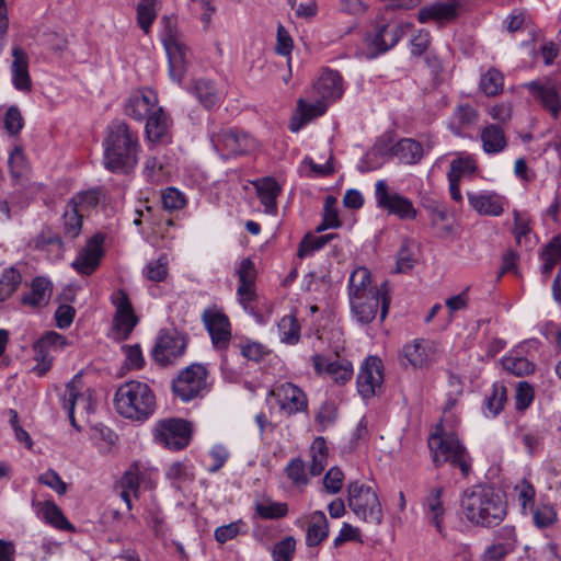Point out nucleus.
<instances>
[{"label":"nucleus","mask_w":561,"mask_h":561,"mask_svg":"<svg viewBox=\"0 0 561 561\" xmlns=\"http://www.w3.org/2000/svg\"><path fill=\"white\" fill-rule=\"evenodd\" d=\"M140 142L137 130L124 121L111 122L103 139V164L113 173L128 174L139 161Z\"/></svg>","instance_id":"nucleus-1"},{"label":"nucleus","mask_w":561,"mask_h":561,"mask_svg":"<svg viewBox=\"0 0 561 561\" xmlns=\"http://www.w3.org/2000/svg\"><path fill=\"white\" fill-rule=\"evenodd\" d=\"M461 506L466 517L482 527L497 526L507 514L504 496L490 485H474L466 490Z\"/></svg>","instance_id":"nucleus-2"},{"label":"nucleus","mask_w":561,"mask_h":561,"mask_svg":"<svg viewBox=\"0 0 561 561\" xmlns=\"http://www.w3.org/2000/svg\"><path fill=\"white\" fill-rule=\"evenodd\" d=\"M114 407L124 419L144 423L154 414L157 398L147 382L129 380L115 391Z\"/></svg>","instance_id":"nucleus-3"},{"label":"nucleus","mask_w":561,"mask_h":561,"mask_svg":"<svg viewBox=\"0 0 561 561\" xmlns=\"http://www.w3.org/2000/svg\"><path fill=\"white\" fill-rule=\"evenodd\" d=\"M428 447L436 467L449 462L468 476L471 465L465 446L454 433L445 432L442 424L436 425L428 438Z\"/></svg>","instance_id":"nucleus-4"},{"label":"nucleus","mask_w":561,"mask_h":561,"mask_svg":"<svg viewBox=\"0 0 561 561\" xmlns=\"http://www.w3.org/2000/svg\"><path fill=\"white\" fill-rule=\"evenodd\" d=\"M347 493L348 506L359 519L375 525L382 522L381 504L371 486L354 481L348 484Z\"/></svg>","instance_id":"nucleus-5"},{"label":"nucleus","mask_w":561,"mask_h":561,"mask_svg":"<svg viewBox=\"0 0 561 561\" xmlns=\"http://www.w3.org/2000/svg\"><path fill=\"white\" fill-rule=\"evenodd\" d=\"M473 0L435 1L422 7L417 12L420 23L433 22L439 27L455 23L470 7Z\"/></svg>","instance_id":"nucleus-6"},{"label":"nucleus","mask_w":561,"mask_h":561,"mask_svg":"<svg viewBox=\"0 0 561 561\" xmlns=\"http://www.w3.org/2000/svg\"><path fill=\"white\" fill-rule=\"evenodd\" d=\"M154 440L168 449H184L191 442V424L182 419H164L157 422L153 430Z\"/></svg>","instance_id":"nucleus-7"},{"label":"nucleus","mask_w":561,"mask_h":561,"mask_svg":"<svg viewBox=\"0 0 561 561\" xmlns=\"http://www.w3.org/2000/svg\"><path fill=\"white\" fill-rule=\"evenodd\" d=\"M375 197L378 207L387 210L388 214L397 216L401 220H414L417 216V209L413 202L389 190L385 180H379L375 185Z\"/></svg>","instance_id":"nucleus-8"},{"label":"nucleus","mask_w":561,"mask_h":561,"mask_svg":"<svg viewBox=\"0 0 561 561\" xmlns=\"http://www.w3.org/2000/svg\"><path fill=\"white\" fill-rule=\"evenodd\" d=\"M351 312L357 322L370 323L380 310V319L383 321L388 314L390 296L388 290L370 294L362 297L350 298Z\"/></svg>","instance_id":"nucleus-9"},{"label":"nucleus","mask_w":561,"mask_h":561,"mask_svg":"<svg viewBox=\"0 0 561 561\" xmlns=\"http://www.w3.org/2000/svg\"><path fill=\"white\" fill-rule=\"evenodd\" d=\"M437 352L438 348L435 342L415 339L403 345L399 354V362L404 368H427L436 362Z\"/></svg>","instance_id":"nucleus-10"},{"label":"nucleus","mask_w":561,"mask_h":561,"mask_svg":"<svg viewBox=\"0 0 561 561\" xmlns=\"http://www.w3.org/2000/svg\"><path fill=\"white\" fill-rule=\"evenodd\" d=\"M206 368L201 364H193L183 369L173 381V392L182 401L187 402L206 389Z\"/></svg>","instance_id":"nucleus-11"},{"label":"nucleus","mask_w":561,"mask_h":561,"mask_svg":"<svg viewBox=\"0 0 561 561\" xmlns=\"http://www.w3.org/2000/svg\"><path fill=\"white\" fill-rule=\"evenodd\" d=\"M211 142L222 158L245 154L255 147L254 139L248 134L231 128L214 135Z\"/></svg>","instance_id":"nucleus-12"},{"label":"nucleus","mask_w":561,"mask_h":561,"mask_svg":"<svg viewBox=\"0 0 561 561\" xmlns=\"http://www.w3.org/2000/svg\"><path fill=\"white\" fill-rule=\"evenodd\" d=\"M202 321L207 329L213 345L217 350H227L231 339V324L229 318L217 306L204 310Z\"/></svg>","instance_id":"nucleus-13"},{"label":"nucleus","mask_w":561,"mask_h":561,"mask_svg":"<svg viewBox=\"0 0 561 561\" xmlns=\"http://www.w3.org/2000/svg\"><path fill=\"white\" fill-rule=\"evenodd\" d=\"M187 341L183 334L175 330L164 331L157 339L152 350V358L161 366H167L181 357L186 348Z\"/></svg>","instance_id":"nucleus-14"},{"label":"nucleus","mask_w":561,"mask_h":561,"mask_svg":"<svg viewBox=\"0 0 561 561\" xmlns=\"http://www.w3.org/2000/svg\"><path fill=\"white\" fill-rule=\"evenodd\" d=\"M111 302L115 307L114 328L119 339H127L138 323L133 305L124 289H116L111 295Z\"/></svg>","instance_id":"nucleus-15"},{"label":"nucleus","mask_w":561,"mask_h":561,"mask_svg":"<svg viewBox=\"0 0 561 561\" xmlns=\"http://www.w3.org/2000/svg\"><path fill=\"white\" fill-rule=\"evenodd\" d=\"M268 396L274 397L280 410L288 415L305 412L308 409V398L305 391L291 382L274 386Z\"/></svg>","instance_id":"nucleus-16"},{"label":"nucleus","mask_w":561,"mask_h":561,"mask_svg":"<svg viewBox=\"0 0 561 561\" xmlns=\"http://www.w3.org/2000/svg\"><path fill=\"white\" fill-rule=\"evenodd\" d=\"M383 382L382 360L377 356H368L357 376L358 393L365 398L374 397Z\"/></svg>","instance_id":"nucleus-17"},{"label":"nucleus","mask_w":561,"mask_h":561,"mask_svg":"<svg viewBox=\"0 0 561 561\" xmlns=\"http://www.w3.org/2000/svg\"><path fill=\"white\" fill-rule=\"evenodd\" d=\"M159 107L157 93L148 88L130 92L124 104V113L138 122L145 121Z\"/></svg>","instance_id":"nucleus-18"},{"label":"nucleus","mask_w":561,"mask_h":561,"mask_svg":"<svg viewBox=\"0 0 561 561\" xmlns=\"http://www.w3.org/2000/svg\"><path fill=\"white\" fill-rule=\"evenodd\" d=\"M61 404L68 412V416L71 425L79 430L76 417L75 408L78 404L87 413H90L92 409L91 391L82 392V378L80 374L73 376V378L66 385L64 394L61 396Z\"/></svg>","instance_id":"nucleus-19"},{"label":"nucleus","mask_w":561,"mask_h":561,"mask_svg":"<svg viewBox=\"0 0 561 561\" xmlns=\"http://www.w3.org/2000/svg\"><path fill=\"white\" fill-rule=\"evenodd\" d=\"M104 237L100 233L90 238L84 248L80 250L77 257L71 263L72 268L80 275H91L100 266L101 259L104 255Z\"/></svg>","instance_id":"nucleus-20"},{"label":"nucleus","mask_w":561,"mask_h":561,"mask_svg":"<svg viewBox=\"0 0 561 561\" xmlns=\"http://www.w3.org/2000/svg\"><path fill=\"white\" fill-rule=\"evenodd\" d=\"M163 44L168 54L170 76L180 82L186 71L188 49L184 43L171 34L163 38Z\"/></svg>","instance_id":"nucleus-21"},{"label":"nucleus","mask_w":561,"mask_h":561,"mask_svg":"<svg viewBox=\"0 0 561 561\" xmlns=\"http://www.w3.org/2000/svg\"><path fill=\"white\" fill-rule=\"evenodd\" d=\"M317 375L327 374L332 380L344 385L353 376V366L346 359L328 360L323 355H314L311 358Z\"/></svg>","instance_id":"nucleus-22"},{"label":"nucleus","mask_w":561,"mask_h":561,"mask_svg":"<svg viewBox=\"0 0 561 561\" xmlns=\"http://www.w3.org/2000/svg\"><path fill=\"white\" fill-rule=\"evenodd\" d=\"M237 275L239 279L238 298L243 308L248 309V305L256 297L254 290L256 279L254 262L250 257L243 259L237 270Z\"/></svg>","instance_id":"nucleus-23"},{"label":"nucleus","mask_w":561,"mask_h":561,"mask_svg":"<svg viewBox=\"0 0 561 561\" xmlns=\"http://www.w3.org/2000/svg\"><path fill=\"white\" fill-rule=\"evenodd\" d=\"M145 133L149 142L167 144L171 141L172 122L161 106L146 118Z\"/></svg>","instance_id":"nucleus-24"},{"label":"nucleus","mask_w":561,"mask_h":561,"mask_svg":"<svg viewBox=\"0 0 561 561\" xmlns=\"http://www.w3.org/2000/svg\"><path fill=\"white\" fill-rule=\"evenodd\" d=\"M53 294V284L49 279L35 277L30 286V291L20 298L21 305L33 310L41 309L48 305Z\"/></svg>","instance_id":"nucleus-25"},{"label":"nucleus","mask_w":561,"mask_h":561,"mask_svg":"<svg viewBox=\"0 0 561 561\" xmlns=\"http://www.w3.org/2000/svg\"><path fill=\"white\" fill-rule=\"evenodd\" d=\"M12 83L16 90L30 92L32 90V80L28 72V56L22 47L14 46L12 48Z\"/></svg>","instance_id":"nucleus-26"},{"label":"nucleus","mask_w":561,"mask_h":561,"mask_svg":"<svg viewBox=\"0 0 561 561\" xmlns=\"http://www.w3.org/2000/svg\"><path fill=\"white\" fill-rule=\"evenodd\" d=\"M527 88L553 117L559 115L561 104L556 84L550 80L533 81L527 84Z\"/></svg>","instance_id":"nucleus-27"},{"label":"nucleus","mask_w":561,"mask_h":561,"mask_svg":"<svg viewBox=\"0 0 561 561\" xmlns=\"http://www.w3.org/2000/svg\"><path fill=\"white\" fill-rule=\"evenodd\" d=\"M404 25H379L375 34L369 37V46L374 48L375 54L386 53L397 45L404 34Z\"/></svg>","instance_id":"nucleus-28"},{"label":"nucleus","mask_w":561,"mask_h":561,"mask_svg":"<svg viewBox=\"0 0 561 561\" xmlns=\"http://www.w3.org/2000/svg\"><path fill=\"white\" fill-rule=\"evenodd\" d=\"M387 283L380 287L371 286V275L368 268L360 266L354 270L348 279V298L367 296L380 291H386Z\"/></svg>","instance_id":"nucleus-29"},{"label":"nucleus","mask_w":561,"mask_h":561,"mask_svg":"<svg viewBox=\"0 0 561 561\" xmlns=\"http://www.w3.org/2000/svg\"><path fill=\"white\" fill-rule=\"evenodd\" d=\"M314 91L325 101H335L343 94V80L337 71L325 69L314 83Z\"/></svg>","instance_id":"nucleus-30"},{"label":"nucleus","mask_w":561,"mask_h":561,"mask_svg":"<svg viewBox=\"0 0 561 561\" xmlns=\"http://www.w3.org/2000/svg\"><path fill=\"white\" fill-rule=\"evenodd\" d=\"M329 522L322 511H314L307 516L306 546L309 548L320 546L329 537Z\"/></svg>","instance_id":"nucleus-31"},{"label":"nucleus","mask_w":561,"mask_h":561,"mask_svg":"<svg viewBox=\"0 0 561 561\" xmlns=\"http://www.w3.org/2000/svg\"><path fill=\"white\" fill-rule=\"evenodd\" d=\"M443 491V488H434L430 491L424 502V516L444 536L445 507L442 501Z\"/></svg>","instance_id":"nucleus-32"},{"label":"nucleus","mask_w":561,"mask_h":561,"mask_svg":"<svg viewBox=\"0 0 561 561\" xmlns=\"http://www.w3.org/2000/svg\"><path fill=\"white\" fill-rule=\"evenodd\" d=\"M470 206L480 215L500 216L503 213L502 198L495 193H467Z\"/></svg>","instance_id":"nucleus-33"},{"label":"nucleus","mask_w":561,"mask_h":561,"mask_svg":"<svg viewBox=\"0 0 561 561\" xmlns=\"http://www.w3.org/2000/svg\"><path fill=\"white\" fill-rule=\"evenodd\" d=\"M483 151L488 154H496L507 147L504 129L497 124L486 125L480 134Z\"/></svg>","instance_id":"nucleus-34"},{"label":"nucleus","mask_w":561,"mask_h":561,"mask_svg":"<svg viewBox=\"0 0 561 561\" xmlns=\"http://www.w3.org/2000/svg\"><path fill=\"white\" fill-rule=\"evenodd\" d=\"M255 187L261 199V203L265 207V213L276 214L277 203L276 198L280 193L279 184L272 178H265L259 180L255 183Z\"/></svg>","instance_id":"nucleus-35"},{"label":"nucleus","mask_w":561,"mask_h":561,"mask_svg":"<svg viewBox=\"0 0 561 561\" xmlns=\"http://www.w3.org/2000/svg\"><path fill=\"white\" fill-rule=\"evenodd\" d=\"M284 472L290 484L301 492L310 483L309 470H307L306 463L300 457L291 458L286 465Z\"/></svg>","instance_id":"nucleus-36"},{"label":"nucleus","mask_w":561,"mask_h":561,"mask_svg":"<svg viewBox=\"0 0 561 561\" xmlns=\"http://www.w3.org/2000/svg\"><path fill=\"white\" fill-rule=\"evenodd\" d=\"M392 153L408 164L417 163L423 157V147L419 141L404 138L392 147Z\"/></svg>","instance_id":"nucleus-37"},{"label":"nucleus","mask_w":561,"mask_h":561,"mask_svg":"<svg viewBox=\"0 0 561 561\" xmlns=\"http://www.w3.org/2000/svg\"><path fill=\"white\" fill-rule=\"evenodd\" d=\"M311 458L309 473L312 477L320 476L328 466V446L323 437H317L309 450Z\"/></svg>","instance_id":"nucleus-38"},{"label":"nucleus","mask_w":561,"mask_h":561,"mask_svg":"<svg viewBox=\"0 0 561 561\" xmlns=\"http://www.w3.org/2000/svg\"><path fill=\"white\" fill-rule=\"evenodd\" d=\"M83 214L75 205L67 203L62 215V234L66 239L73 240L82 229Z\"/></svg>","instance_id":"nucleus-39"},{"label":"nucleus","mask_w":561,"mask_h":561,"mask_svg":"<svg viewBox=\"0 0 561 561\" xmlns=\"http://www.w3.org/2000/svg\"><path fill=\"white\" fill-rule=\"evenodd\" d=\"M503 368L512 375L523 377L535 370V365L523 357L517 351L511 352L501 359Z\"/></svg>","instance_id":"nucleus-40"},{"label":"nucleus","mask_w":561,"mask_h":561,"mask_svg":"<svg viewBox=\"0 0 561 561\" xmlns=\"http://www.w3.org/2000/svg\"><path fill=\"white\" fill-rule=\"evenodd\" d=\"M21 283L22 275L15 266L5 268L0 275V302L9 299L18 290Z\"/></svg>","instance_id":"nucleus-41"},{"label":"nucleus","mask_w":561,"mask_h":561,"mask_svg":"<svg viewBox=\"0 0 561 561\" xmlns=\"http://www.w3.org/2000/svg\"><path fill=\"white\" fill-rule=\"evenodd\" d=\"M280 341L288 345H295L300 340V325L294 314L284 316L277 323Z\"/></svg>","instance_id":"nucleus-42"},{"label":"nucleus","mask_w":561,"mask_h":561,"mask_svg":"<svg viewBox=\"0 0 561 561\" xmlns=\"http://www.w3.org/2000/svg\"><path fill=\"white\" fill-rule=\"evenodd\" d=\"M542 261L541 274L547 278L554 266L561 261V242L559 239L550 241L540 254Z\"/></svg>","instance_id":"nucleus-43"},{"label":"nucleus","mask_w":561,"mask_h":561,"mask_svg":"<svg viewBox=\"0 0 561 561\" xmlns=\"http://www.w3.org/2000/svg\"><path fill=\"white\" fill-rule=\"evenodd\" d=\"M298 107L301 114V122L296 124L293 121L290 123L289 129L294 133L298 131L305 123L311 121L314 117L323 115L327 110V105L322 101L311 104L305 102L301 99L298 101Z\"/></svg>","instance_id":"nucleus-44"},{"label":"nucleus","mask_w":561,"mask_h":561,"mask_svg":"<svg viewBox=\"0 0 561 561\" xmlns=\"http://www.w3.org/2000/svg\"><path fill=\"white\" fill-rule=\"evenodd\" d=\"M255 512L262 519H279L288 514V505L287 503L274 502L267 499L255 504Z\"/></svg>","instance_id":"nucleus-45"},{"label":"nucleus","mask_w":561,"mask_h":561,"mask_svg":"<svg viewBox=\"0 0 561 561\" xmlns=\"http://www.w3.org/2000/svg\"><path fill=\"white\" fill-rule=\"evenodd\" d=\"M477 169L478 165L472 156L459 157L450 162L448 180L460 182L463 176L473 174Z\"/></svg>","instance_id":"nucleus-46"},{"label":"nucleus","mask_w":561,"mask_h":561,"mask_svg":"<svg viewBox=\"0 0 561 561\" xmlns=\"http://www.w3.org/2000/svg\"><path fill=\"white\" fill-rule=\"evenodd\" d=\"M478 119V112L471 105H459L454 114L451 128L458 136L461 135V129L473 125Z\"/></svg>","instance_id":"nucleus-47"},{"label":"nucleus","mask_w":561,"mask_h":561,"mask_svg":"<svg viewBox=\"0 0 561 561\" xmlns=\"http://www.w3.org/2000/svg\"><path fill=\"white\" fill-rule=\"evenodd\" d=\"M335 237L334 233H329L324 236H314L308 233L301 240L298 249V256L300 259H305L310 256L314 251L322 249L327 243H329Z\"/></svg>","instance_id":"nucleus-48"},{"label":"nucleus","mask_w":561,"mask_h":561,"mask_svg":"<svg viewBox=\"0 0 561 561\" xmlns=\"http://www.w3.org/2000/svg\"><path fill=\"white\" fill-rule=\"evenodd\" d=\"M194 91L198 101L206 108H210L219 102L218 91L215 84L209 80H197Z\"/></svg>","instance_id":"nucleus-49"},{"label":"nucleus","mask_w":561,"mask_h":561,"mask_svg":"<svg viewBox=\"0 0 561 561\" xmlns=\"http://www.w3.org/2000/svg\"><path fill=\"white\" fill-rule=\"evenodd\" d=\"M514 495L522 507V513L526 514L528 510L534 508L536 490L535 486L527 480H520L514 486Z\"/></svg>","instance_id":"nucleus-50"},{"label":"nucleus","mask_w":561,"mask_h":561,"mask_svg":"<svg viewBox=\"0 0 561 561\" xmlns=\"http://www.w3.org/2000/svg\"><path fill=\"white\" fill-rule=\"evenodd\" d=\"M503 75L495 68H490L480 80L481 90L489 96H495L503 91Z\"/></svg>","instance_id":"nucleus-51"},{"label":"nucleus","mask_w":561,"mask_h":561,"mask_svg":"<svg viewBox=\"0 0 561 561\" xmlns=\"http://www.w3.org/2000/svg\"><path fill=\"white\" fill-rule=\"evenodd\" d=\"M165 477L178 489H180L182 484L193 481L195 478L191 468L182 461L171 463L165 471Z\"/></svg>","instance_id":"nucleus-52"},{"label":"nucleus","mask_w":561,"mask_h":561,"mask_svg":"<svg viewBox=\"0 0 561 561\" xmlns=\"http://www.w3.org/2000/svg\"><path fill=\"white\" fill-rule=\"evenodd\" d=\"M43 517L51 526L60 530H73V526L65 517L61 510L54 502H46L43 506Z\"/></svg>","instance_id":"nucleus-53"},{"label":"nucleus","mask_w":561,"mask_h":561,"mask_svg":"<svg viewBox=\"0 0 561 561\" xmlns=\"http://www.w3.org/2000/svg\"><path fill=\"white\" fill-rule=\"evenodd\" d=\"M158 0H139L137 5V20L140 28L148 33L157 16Z\"/></svg>","instance_id":"nucleus-54"},{"label":"nucleus","mask_w":561,"mask_h":561,"mask_svg":"<svg viewBox=\"0 0 561 561\" xmlns=\"http://www.w3.org/2000/svg\"><path fill=\"white\" fill-rule=\"evenodd\" d=\"M506 402V388L502 383H494L490 394L485 397V408L491 416L497 415Z\"/></svg>","instance_id":"nucleus-55"},{"label":"nucleus","mask_w":561,"mask_h":561,"mask_svg":"<svg viewBox=\"0 0 561 561\" xmlns=\"http://www.w3.org/2000/svg\"><path fill=\"white\" fill-rule=\"evenodd\" d=\"M145 476L146 472L137 463H134L122 477L119 485L124 490H130L135 496H138V490L140 484L145 482Z\"/></svg>","instance_id":"nucleus-56"},{"label":"nucleus","mask_w":561,"mask_h":561,"mask_svg":"<svg viewBox=\"0 0 561 561\" xmlns=\"http://www.w3.org/2000/svg\"><path fill=\"white\" fill-rule=\"evenodd\" d=\"M415 259V244L412 241H404L398 252L397 256V273H405L414 266Z\"/></svg>","instance_id":"nucleus-57"},{"label":"nucleus","mask_w":561,"mask_h":561,"mask_svg":"<svg viewBox=\"0 0 561 561\" xmlns=\"http://www.w3.org/2000/svg\"><path fill=\"white\" fill-rule=\"evenodd\" d=\"M297 541L293 536H287L274 545L272 550L273 561H293Z\"/></svg>","instance_id":"nucleus-58"},{"label":"nucleus","mask_w":561,"mask_h":561,"mask_svg":"<svg viewBox=\"0 0 561 561\" xmlns=\"http://www.w3.org/2000/svg\"><path fill=\"white\" fill-rule=\"evenodd\" d=\"M236 346L244 358L253 362H260L270 354V350L265 345L254 341H245Z\"/></svg>","instance_id":"nucleus-59"},{"label":"nucleus","mask_w":561,"mask_h":561,"mask_svg":"<svg viewBox=\"0 0 561 561\" xmlns=\"http://www.w3.org/2000/svg\"><path fill=\"white\" fill-rule=\"evenodd\" d=\"M245 523L242 520L232 522L228 525L217 527L214 533L216 541L226 543L229 540L237 538L240 534L245 533Z\"/></svg>","instance_id":"nucleus-60"},{"label":"nucleus","mask_w":561,"mask_h":561,"mask_svg":"<svg viewBox=\"0 0 561 561\" xmlns=\"http://www.w3.org/2000/svg\"><path fill=\"white\" fill-rule=\"evenodd\" d=\"M100 202V194L96 190L81 192L75 195L68 203L75 205L83 215L85 211L96 207Z\"/></svg>","instance_id":"nucleus-61"},{"label":"nucleus","mask_w":561,"mask_h":561,"mask_svg":"<svg viewBox=\"0 0 561 561\" xmlns=\"http://www.w3.org/2000/svg\"><path fill=\"white\" fill-rule=\"evenodd\" d=\"M533 522L537 528H548L557 522V512L551 505H540L533 510Z\"/></svg>","instance_id":"nucleus-62"},{"label":"nucleus","mask_w":561,"mask_h":561,"mask_svg":"<svg viewBox=\"0 0 561 561\" xmlns=\"http://www.w3.org/2000/svg\"><path fill=\"white\" fill-rule=\"evenodd\" d=\"M145 276L152 282H162L168 276V261L167 257L160 256L157 260L150 261L145 270Z\"/></svg>","instance_id":"nucleus-63"},{"label":"nucleus","mask_w":561,"mask_h":561,"mask_svg":"<svg viewBox=\"0 0 561 561\" xmlns=\"http://www.w3.org/2000/svg\"><path fill=\"white\" fill-rule=\"evenodd\" d=\"M514 548L515 546L511 542L492 543L484 550L481 561H502L513 552Z\"/></svg>","instance_id":"nucleus-64"}]
</instances>
